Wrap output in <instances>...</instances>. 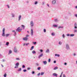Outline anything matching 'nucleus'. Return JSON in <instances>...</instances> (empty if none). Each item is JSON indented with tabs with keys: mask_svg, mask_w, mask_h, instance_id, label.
<instances>
[{
	"mask_svg": "<svg viewBox=\"0 0 77 77\" xmlns=\"http://www.w3.org/2000/svg\"><path fill=\"white\" fill-rule=\"evenodd\" d=\"M17 48H16V47H15L14 48V51L15 53H17Z\"/></svg>",
	"mask_w": 77,
	"mask_h": 77,
	"instance_id": "obj_4",
	"label": "nucleus"
},
{
	"mask_svg": "<svg viewBox=\"0 0 77 77\" xmlns=\"http://www.w3.org/2000/svg\"><path fill=\"white\" fill-rule=\"evenodd\" d=\"M20 27H18L17 29H16V32H20V31H21L22 30V29H20Z\"/></svg>",
	"mask_w": 77,
	"mask_h": 77,
	"instance_id": "obj_3",
	"label": "nucleus"
},
{
	"mask_svg": "<svg viewBox=\"0 0 77 77\" xmlns=\"http://www.w3.org/2000/svg\"><path fill=\"white\" fill-rule=\"evenodd\" d=\"M11 15L12 16V17H15V14H11Z\"/></svg>",
	"mask_w": 77,
	"mask_h": 77,
	"instance_id": "obj_20",
	"label": "nucleus"
},
{
	"mask_svg": "<svg viewBox=\"0 0 77 77\" xmlns=\"http://www.w3.org/2000/svg\"><path fill=\"white\" fill-rule=\"evenodd\" d=\"M27 71V70L26 69H24L23 70V72H26Z\"/></svg>",
	"mask_w": 77,
	"mask_h": 77,
	"instance_id": "obj_45",
	"label": "nucleus"
},
{
	"mask_svg": "<svg viewBox=\"0 0 77 77\" xmlns=\"http://www.w3.org/2000/svg\"><path fill=\"white\" fill-rule=\"evenodd\" d=\"M60 28H63V26H59L58 27V29H59Z\"/></svg>",
	"mask_w": 77,
	"mask_h": 77,
	"instance_id": "obj_34",
	"label": "nucleus"
},
{
	"mask_svg": "<svg viewBox=\"0 0 77 77\" xmlns=\"http://www.w3.org/2000/svg\"><path fill=\"white\" fill-rule=\"evenodd\" d=\"M55 56H58V57H59L60 56V55L59 54H55Z\"/></svg>",
	"mask_w": 77,
	"mask_h": 77,
	"instance_id": "obj_17",
	"label": "nucleus"
},
{
	"mask_svg": "<svg viewBox=\"0 0 77 77\" xmlns=\"http://www.w3.org/2000/svg\"><path fill=\"white\" fill-rule=\"evenodd\" d=\"M7 6L8 7V8H10L9 6L8 5H7Z\"/></svg>",
	"mask_w": 77,
	"mask_h": 77,
	"instance_id": "obj_52",
	"label": "nucleus"
},
{
	"mask_svg": "<svg viewBox=\"0 0 77 77\" xmlns=\"http://www.w3.org/2000/svg\"><path fill=\"white\" fill-rule=\"evenodd\" d=\"M5 28H3V30H2V36H5Z\"/></svg>",
	"mask_w": 77,
	"mask_h": 77,
	"instance_id": "obj_1",
	"label": "nucleus"
},
{
	"mask_svg": "<svg viewBox=\"0 0 77 77\" xmlns=\"http://www.w3.org/2000/svg\"><path fill=\"white\" fill-rule=\"evenodd\" d=\"M31 36H32L33 35V31L32 29H31Z\"/></svg>",
	"mask_w": 77,
	"mask_h": 77,
	"instance_id": "obj_6",
	"label": "nucleus"
},
{
	"mask_svg": "<svg viewBox=\"0 0 77 77\" xmlns=\"http://www.w3.org/2000/svg\"><path fill=\"white\" fill-rule=\"evenodd\" d=\"M29 35H26V37H29Z\"/></svg>",
	"mask_w": 77,
	"mask_h": 77,
	"instance_id": "obj_57",
	"label": "nucleus"
},
{
	"mask_svg": "<svg viewBox=\"0 0 77 77\" xmlns=\"http://www.w3.org/2000/svg\"><path fill=\"white\" fill-rule=\"evenodd\" d=\"M44 72H42L41 73V75H44Z\"/></svg>",
	"mask_w": 77,
	"mask_h": 77,
	"instance_id": "obj_24",
	"label": "nucleus"
},
{
	"mask_svg": "<svg viewBox=\"0 0 77 77\" xmlns=\"http://www.w3.org/2000/svg\"><path fill=\"white\" fill-rule=\"evenodd\" d=\"M47 5L48 6V7H49V5L47 4Z\"/></svg>",
	"mask_w": 77,
	"mask_h": 77,
	"instance_id": "obj_62",
	"label": "nucleus"
},
{
	"mask_svg": "<svg viewBox=\"0 0 77 77\" xmlns=\"http://www.w3.org/2000/svg\"><path fill=\"white\" fill-rule=\"evenodd\" d=\"M21 18V15H20L18 17V21H20Z\"/></svg>",
	"mask_w": 77,
	"mask_h": 77,
	"instance_id": "obj_11",
	"label": "nucleus"
},
{
	"mask_svg": "<svg viewBox=\"0 0 77 77\" xmlns=\"http://www.w3.org/2000/svg\"><path fill=\"white\" fill-rule=\"evenodd\" d=\"M75 55H76V54H75V53L74 54V56H75Z\"/></svg>",
	"mask_w": 77,
	"mask_h": 77,
	"instance_id": "obj_61",
	"label": "nucleus"
},
{
	"mask_svg": "<svg viewBox=\"0 0 77 77\" xmlns=\"http://www.w3.org/2000/svg\"><path fill=\"white\" fill-rule=\"evenodd\" d=\"M55 22H58V20L57 19H56L55 20Z\"/></svg>",
	"mask_w": 77,
	"mask_h": 77,
	"instance_id": "obj_33",
	"label": "nucleus"
},
{
	"mask_svg": "<svg viewBox=\"0 0 77 77\" xmlns=\"http://www.w3.org/2000/svg\"><path fill=\"white\" fill-rule=\"evenodd\" d=\"M33 43L34 45H36V42H33Z\"/></svg>",
	"mask_w": 77,
	"mask_h": 77,
	"instance_id": "obj_37",
	"label": "nucleus"
},
{
	"mask_svg": "<svg viewBox=\"0 0 77 77\" xmlns=\"http://www.w3.org/2000/svg\"><path fill=\"white\" fill-rule=\"evenodd\" d=\"M75 8H76V9H77V6H76L75 7Z\"/></svg>",
	"mask_w": 77,
	"mask_h": 77,
	"instance_id": "obj_64",
	"label": "nucleus"
},
{
	"mask_svg": "<svg viewBox=\"0 0 77 77\" xmlns=\"http://www.w3.org/2000/svg\"><path fill=\"white\" fill-rule=\"evenodd\" d=\"M75 35L74 34H70V36L72 37V36H74Z\"/></svg>",
	"mask_w": 77,
	"mask_h": 77,
	"instance_id": "obj_22",
	"label": "nucleus"
},
{
	"mask_svg": "<svg viewBox=\"0 0 77 77\" xmlns=\"http://www.w3.org/2000/svg\"><path fill=\"white\" fill-rule=\"evenodd\" d=\"M54 63H56V61H54Z\"/></svg>",
	"mask_w": 77,
	"mask_h": 77,
	"instance_id": "obj_55",
	"label": "nucleus"
},
{
	"mask_svg": "<svg viewBox=\"0 0 77 77\" xmlns=\"http://www.w3.org/2000/svg\"><path fill=\"white\" fill-rule=\"evenodd\" d=\"M66 50H69L70 49L68 44H66Z\"/></svg>",
	"mask_w": 77,
	"mask_h": 77,
	"instance_id": "obj_2",
	"label": "nucleus"
},
{
	"mask_svg": "<svg viewBox=\"0 0 77 77\" xmlns=\"http://www.w3.org/2000/svg\"><path fill=\"white\" fill-rule=\"evenodd\" d=\"M74 28L75 29H77V27L76 26H75Z\"/></svg>",
	"mask_w": 77,
	"mask_h": 77,
	"instance_id": "obj_51",
	"label": "nucleus"
},
{
	"mask_svg": "<svg viewBox=\"0 0 77 77\" xmlns=\"http://www.w3.org/2000/svg\"><path fill=\"white\" fill-rule=\"evenodd\" d=\"M43 55H44V54H42V53L41 54L38 56V58L40 59V57H42L43 56Z\"/></svg>",
	"mask_w": 77,
	"mask_h": 77,
	"instance_id": "obj_8",
	"label": "nucleus"
},
{
	"mask_svg": "<svg viewBox=\"0 0 77 77\" xmlns=\"http://www.w3.org/2000/svg\"><path fill=\"white\" fill-rule=\"evenodd\" d=\"M67 64V63H64V65H66Z\"/></svg>",
	"mask_w": 77,
	"mask_h": 77,
	"instance_id": "obj_58",
	"label": "nucleus"
},
{
	"mask_svg": "<svg viewBox=\"0 0 77 77\" xmlns=\"http://www.w3.org/2000/svg\"><path fill=\"white\" fill-rule=\"evenodd\" d=\"M9 53L10 54H11V53H12V51L11 50H10L9 51Z\"/></svg>",
	"mask_w": 77,
	"mask_h": 77,
	"instance_id": "obj_36",
	"label": "nucleus"
},
{
	"mask_svg": "<svg viewBox=\"0 0 77 77\" xmlns=\"http://www.w3.org/2000/svg\"><path fill=\"white\" fill-rule=\"evenodd\" d=\"M62 44V42H59V44L60 45H61Z\"/></svg>",
	"mask_w": 77,
	"mask_h": 77,
	"instance_id": "obj_29",
	"label": "nucleus"
},
{
	"mask_svg": "<svg viewBox=\"0 0 77 77\" xmlns=\"http://www.w3.org/2000/svg\"><path fill=\"white\" fill-rule=\"evenodd\" d=\"M30 25L31 27H33V22L31 21L30 23Z\"/></svg>",
	"mask_w": 77,
	"mask_h": 77,
	"instance_id": "obj_5",
	"label": "nucleus"
},
{
	"mask_svg": "<svg viewBox=\"0 0 77 77\" xmlns=\"http://www.w3.org/2000/svg\"><path fill=\"white\" fill-rule=\"evenodd\" d=\"M9 35V34H7L6 35V36H8Z\"/></svg>",
	"mask_w": 77,
	"mask_h": 77,
	"instance_id": "obj_46",
	"label": "nucleus"
},
{
	"mask_svg": "<svg viewBox=\"0 0 77 77\" xmlns=\"http://www.w3.org/2000/svg\"><path fill=\"white\" fill-rule=\"evenodd\" d=\"M46 52L47 53H48L50 52V51L49 50V49H47L46 50Z\"/></svg>",
	"mask_w": 77,
	"mask_h": 77,
	"instance_id": "obj_13",
	"label": "nucleus"
},
{
	"mask_svg": "<svg viewBox=\"0 0 77 77\" xmlns=\"http://www.w3.org/2000/svg\"><path fill=\"white\" fill-rule=\"evenodd\" d=\"M21 26H22V27H23V29H25L24 27H25V26H24V25H22Z\"/></svg>",
	"mask_w": 77,
	"mask_h": 77,
	"instance_id": "obj_25",
	"label": "nucleus"
},
{
	"mask_svg": "<svg viewBox=\"0 0 77 77\" xmlns=\"http://www.w3.org/2000/svg\"><path fill=\"white\" fill-rule=\"evenodd\" d=\"M75 16L76 17H77V14H75Z\"/></svg>",
	"mask_w": 77,
	"mask_h": 77,
	"instance_id": "obj_50",
	"label": "nucleus"
},
{
	"mask_svg": "<svg viewBox=\"0 0 77 77\" xmlns=\"http://www.w3.org/2000/svg\"><path fill=\"white\" fill-rule=\"evenodd\" d=\"M53 75L54 76H55V77H57V74L56 73H53Z\"/></svg>",
	"mask_w": 77,
	"mask_h": 77,
	"instance_id": "obj_10",
	"label": "nucleus"
},
{
	"mask_svg": "<svg viewBox=\"0 0 77 77\" xmlns=\"http://www.w3.org/2000/svg\"><path fill=\"white\" fill-rule=\"evenodd\" d=\"M40 74H41V73H39L38 74V76H39V75H40Z\"/></svg>",
	"mask_w": 77,
	"mask_h": 77,
	"instance_id": "obj_49",
	"label": "nucleus"
},
{
	"mask_svg": "<svg viewBox=\"0 0 77 77\" xmlns=\"http://www.w3.org/2000/svg\"><path fill=\"white\" fill-rule=\"evenodd\" d=\"M56 0H54L52 1V3L53 5H54V4L56 3Z\"/></svg>",
	"mask_w": 77,
	"mask_h": 77,
	"instance_id": "obj_7",
	"label": "nucleus"
},
{
	"mask_svg": "<svg viewBox=\"0 0 77 77\" xmlns=\"http://www.w3.org/2000/svg\"><path fill=\"white\" fill-rule=\"evenodd\" d=\"M74 32H77V29H75L74 31Z\"/></svg>",
	"mask_w": 77,
	"mask_h": 77,
	"instance_id": "obj_32",
	"label": "nucleus"
},
{
	"mask_svg": "<svg viewBox=\"0 0 77 77\" xmlns=\"http://www.w3.org/2000/svg\"><path fill=\"white\" fill-rule=\"evenodd\" d=\"M29 43H27L26 44V46H27V45H29Z\"/></svg>",
	"mask_w": 77,
	"mask_h": 77,
	"instance_id": "obj_59",
	"label": "nucleus"
},
{
	"mask_svg": "<svg viewBox=\"0 0 77 77\" xmlns=\"http://www.w3.org/2000/svg\"><path fill=\"white\" fill-rule=\"evenodd\" d=\"M41 67H38L37 68V69L38 70H40V69H41Z\"/></svg>",
	"mask_w": 77,
	"mask_h": 77,
	"instance_id": "obj_30",
	"label": "nucleus"
},
{
	"mask_svg": "<svg viewBox=\"0 0 77 77\" xmlns=\"http://www.w3.org/2000/svg\"><path fill=\"white\" fill-rule=\"evenodd\" d=\"M54 35H55V33L54 32H53L51 33L52 36H54Z\"/></svg>",
	"mask_w": 77,
	"mask_h": 77,
	"instance_id": "obj_19",
	"label": "nucleus"
},
{
	"mask_svg": "<svg viewBox=\"0 0 77 77\" xmlns=\"http://www.w3.org/2000/svg\"><path fill=\"white\" fill-rule=\"evenodd\" d=\"M32 53L33 54H36V52H35V51H32Z\"/></svg>",
	"mask_w": 77,
	"mask_h": 77,
	"instance_id": "obj_21",
	"label": "nucleus"
},
{
	"mask_svg": "<svg viewBox=\"0 0 77 77\" xmlns=\"http://www.w3.org/2000/svg\"><path fill=\"white\" fill-rule=\"evenodd\" d=\"M12 32H14V33H15V32H16L15 31V30H13L12 31Z\"/></svg>",
	"mask_w": 77,
	"mask_h": 77,
	"instance_id": "obj_60",
	"label": "nucleus"
},
{
	"mask_svg": "<svg viewBox=\"0 0 77 77\" xmlns=\"http://www.w3.org/2000/svg\"><path fill=\"white\" fill-rule=\"evenodd\" d=\"M27 69H28V70H29V69H30V68H27Z\"/></svg>",
	"mask_w": 77,
	"mask_h": 77,
	"instance_id": "obj_53",
	"label": "nucleus"
},
{
	"mask_svg": "<svg viewBox=\"0 0 77 77\" xmlns=\"http://www.w3.org/2000/svg\"><path fill=\"white\" fill-rule=\"evenodd\" d=\"M7 75L6 74V73H5V74H4V77H6Z\"/></svg>",
	"mask_w": 77,
	"mask_h": 77,
	"instance_id": "obj_28",
	"label": "nucleus"
},
{
	"mask_svg": "<svg viewBox=\"0 0 77 77\" xmlns=\"http://www.w3.org/2000/svg\"><path fill=\"white\" fill-rule=\"evenodd\" d=\"M36 65L37 66H39V63H36Z\"/></svg>",
	"mask_w": 77,
	"mask_h": 77,
	"instance_id": "obj_31",
	"label": "nucleus"
},
{
	"mask_svg": "<svg viewBox=\"0 0 77 77\" xmlns=\"http://www.w3.org/2000/svg\"><path fill=\"white\" fill-rule=\"evenodd\" d=\"M33 48H34V46H32L31 47V49H30V50H33Z\"/></svg>",
	"mask_w": 77,
	"mask_h": 77,
	"instance_id": "obj_16",
	"label": "nucleus"
},
{
	"mask_svg": "<svg viewBox=\"0 0 77 77\" xmlns=\"http://www.w3.org/2000/svg\"><path fill=\"white\" fill-rule=\"evenodd\" d=\"M21 71V68H20L18 69V71Z\"/></svg>",
	"mask_w": 77,
	"mask_h": 77,
	"instance_id": "obj_27",
	"label": "nucleus"
},
{
	"mask_svg": "<svg viewBox=\"0 0 77 77\" xmlns=\"http://www.w3.org/2000/svg\"><path fill=\"white\" fill-rule=\"evenodd\" d=\"M77 26V23H75L74 24V26Z\"/></svg>",
	"mask_w": 77,
	"mask_h": 77,
	"instance_id": "obj_44",
	"label": "nucleus"
},
{
	"mask_svg": "<svg viewBox=\"0 0 77 77\" xmlns=\"http://www.w3.org/2000/svg\"><path fill=\"white\" fill-rule=\"evenodd\" d=\"M36 4H38V2H35V5H36Z\"/></svg>",
	"mask_w": 77,
	"mask_h": 77,
	"instance_id": "obj_43",
	"label": "nucleus"
},
{
	"mask_svg": "<svg viewBox=\"0 0 77 77\" xmlns=\"http://www.w3.org/2000/svg\"><path fill=\"white\" fill-rule=\"evenodd\" d=\"M66 77V76L64 74L63 75V77Z\"/></svg>",
	"mask_w": 77,
	"mask_h": 77,
	"instance_id": "obj_48",
	"label": "nucleus"
},
{
	"mask_svg": "<svg viewBox=\"0 0 77 77\" xmlns=\"http://www.w3.org/2000/svg\"><path fill=\"white\" fill-rule=\"evenodd\" d=\"M22 68H25V66L24 65H23L22 66Z\"/></svg>",
	"mask_w": 77,
	"mask_h": 77,
	"instance_id": "obj_39",
	"label": "nucleus"
},
{
	"mask_svg": "<svg viewBox=\"0 0 77 77\" xmlns=\"http://www.w3.org/2000/svg\"><path fill=\"white\" fill-rule=\"evenodd\" d=\"M42 51H43V50L42 49L40 50V52H41V53H42Z\"/></svg>",
	"mask_w": 77,
	"mask_h": 77,
	"instance_id": "obj_47",
	"label": "nucleus"
},
{
	"mask_svg": "<svg viewBox=\"0 0 77 77\" xmlns=\"http://www.w3.org/2000/svg\"><path fill=\"white\" fill-rule=\"evenodd\" d=\"M32 74H35V72L34 71H32Z\"/></svg>",
	"mask_w": 77,
	"mask_h": 77,
	"instance_id": "obj_54",
	"label": "nucleus"
},
{
	"mask_svg": "<svg viewBox=\"0 0 77 77\" xmlns=\"http://www.w3.org/2000/svg\"><path fill=\"white\" fill-rule=\"evenodd\" d=\"M53 26L54 27H57V25H54Z\"/></svg>",
	"mask_w": 77,
	"mask_h": 77,
	"instance_id": "obj_23",
	"label": "nucleus"
},
{
	"mask_svg": "<svg viewBox=\"0 0 77 77\" xmlns=\"http://www.w3.org/2000/svg\"><path fill=\"white\" fill-rule=\"evenodd\" d=\"M9 42H6L5 45L7 46H8L9 45Z\"/></svg>",
	"mask_w": 77,
	"mask_h": 77,
	"instance_id": "obj_14",
	"label": "nucleus"
},
{
	"mask_svg": "<svg viewBox=\"0 0 77 77\" xmlns=\"http://www.w3.org/2000/svg\"><path fill=\"white\" fill-rule=\"evenodd\" d=\"M18 68V66H15L14 67V68Z\"/></svg>",
	"mask_w": 77,
	"mask_h": 77,
	"instance_id": "obj_56",
	"label": "nucleus"
},
{
	"mask_svg": "<svg viewBox=\"0 0 77 77\" xmlns=\"http://www.w3.org/2000/svg\"><path fill=\"white\" fill-rule=\"evenodd\" d=\"M43 63H44V65H46V64H47V61H43Z\"/></svg>",
	"mask_w": 77,
	"mask_h": 77,
	"instance_id": "obj_12",
	"label": "nucleus"
},
{
	"mask_svg": "<svg viewBox=\"0 0 77 77\" xmlns=\"http://www.w3.org/2000/svg\"><path fill=\"white\" fill-rule=\"evenodd\" d=\"M16 32H14V36H16Z\"/></svg>",
	"mask_w": 77,
	"mask_h": 77,
	"instance_id": "obj_40",
	"label": "nucleus"
},
{
	"mask_svg": "<svg viewBox=\"0 0 77 77\" xmlns=\"http://www.w3.org/2000/svg\"><path fill=\"white\" fill-rule=\"evenodd\" d=\"M44 32H46V29H44Z\"/></svg>",
	"mask_w": 77,
	"mask_h": 77,
	"instance_id": "obj_38",
	"label": "nucleus"
},
{
	"mask_svg": "<svg viewBox=\"0 0 77 77\" xmlns=\"http://www.w3.org/2000/svg\"><path fill=\"white\" fill-rule=\"evenodd\" d=\"M25 45H26V43H24L23 45L24 46Z\"/></svg>",
	"mask_w": 77,
	"mask_h": 77,
	"instance_id": "obj_63",
	"label": "nucleus"
},
{
	"mask_svg": "<svg viewBox=\"0 0 77 77\" xmlns=\"http://www.w3.org/2000/svg\"><path fill=\"white\" fill-rule=\"evenodd\" d=\"M50 61H51V59H49L48 60V62H50Z\"/></svg>",
	"mask_w": 77,
	"mask_h": 77,
	"instance_id": "obj_41",
	"label": "nucleus"
},
{
	"mask_svg": "<svg viewBox=\"0 0 77 77\" xmlns=\"http://www.w3.org/2000/svg\"><path fill=\"white\" fill-rule=\"evenodd\" d=\"M16 60H20V59L19 58H16Z\"/></svg>",
	"mask_w": 77,
	"mask_h": 77,
	"instance_id": "obj_42",
	"label": "nucleus"
},
{
	"mask_svg": "<svg viewBox=\"0 0 77 77\" xmlns=\"http://www.w3.org/2000/svg\"><path fill=\"white\" fill-rule=\"evenodd\" d=\"M15 66H19V63H17L15 65Z\"/></svg>",
	"mask_w": 77,
	"mask_h": 77,
	"instance_id": "obj_15",
	"label": "nucleus"
},
{
	"mask_svg": "<svg viewBox=\"0 0 77 77\" xmlns=\"http://www.w3.org/2000/svg\"><path fill=\"white\" fill-rule=\"evenodd\" d=\"M62 37L63 38H65V35L64 34H63L62 35Z\"/></svg>",
	"mask_w": 77,
	"mask_h": 77,
	"instance_id": "obj_26",
	"label": "nucleus"
},
{
	"mask_svg": "<svg viewBox=\"0 0 77 77\" xmlns=\"http://www.w3.org/2000/svg\"><path fill=\"white\" fill-rule=\"evenodd\" d=\"M66 36H70V34H67Z\"/></svg>",
	"mask_w": 77,
	"mask_h": 77,
	"instance_id": "obj_35",
	"label": "nucleus"
},
{
	"mask_svg": "<svg viewBox=\"0 0 77 77\" xmlns=\"http://www.w3.org/2000/svg\"><path fill=\"white\" fill-rule=\"evenodd\" d=\"M58 69V67H56L54 68V70H56V69Z\"/></svg>",
	"mask_w": 77,
	"mask_h": 77,
	"instance_id": "obj_18",
	"label": "nucleus"
},
{
	"mask_svg": "<svg viewBox=\"0 0 77 77\" xmlns=\"http://www.w3.org/2000/svg\"><path fill=\"white\" fill-rule=\"evenodd\" d=\"M27 39H28V38L26 37H24L23 38V40L24 41H27Z\"/></svg>",
	"mask_w": 77,
	"mask_h": 77,
	"instance_id": "obj_9",
	"label": "nucleus"
}]
</instances>
